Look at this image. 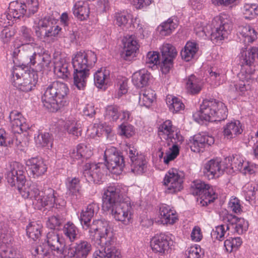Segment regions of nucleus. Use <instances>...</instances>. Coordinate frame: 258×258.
<instances>
[{"label": "nucleus", "mask_w": 258, "mask_h": 258, "mask_svg": "<svg viewBox=\"0 0 258 258\" xmlns=\"http://www.w3.org/2000/svg\"><path fill=\"white\" fill-rule=\"evenodd\" d=\"M170 151L166 153L164 157V162L168 164L170 161L174 160L179 154V147L176 145H172L171 148H169Z\"/></svg>", "instance_id": "56"}, {"label": "nucleus", "mask_w": 258, "mask_h": 258, "mask_svg": "<svg viewBox=\"0 0 258 258\" xmlns=\"http://www.w3.org/2000/svg\"><path fill=\"white\" fill-rule=\"evenodd\" d=\"M68 181L67 186L70 193L74 195L79 192L80 188V180L76 177L68 178Z\"/></svg>", "instance_id": "54"}, {"label": "nucleus", "mask_w": 258, "mask_h": 258, "mask_svg": "<svg viewBox=\"0 0 258 258\" xmlns=\"http://www.w3.org/2000/svg\"><path fill=\"white\" fill-rule=\"evenodd\" d=\"M224 220L227 222V229H234V231L238 234H241L248 227L247 222L243 218H238L232 214H228Z\"/></svg>", "instance_id": "23"}, {"label": "nucleus", "mask_w": 258, "mask_h": 258, "mask_svg": "<svg viewBox=\"0 0 258 258\" xmlns=\"http://www.w3.org/2000/svg\"><path fill=\"white\" fill-rule=\"evenodd\" d=\"M214 139L211 136L198 134L194 136L192 141H190V147L194 152L203 151L206 147H209L214 143Z\"/></svg>", "instance_id": "20"}, {"label": "nucleus", "mask_w": 258, "mask_h": 258, "mask_svg": "<svg viewBox=\"0 0 258 258\" xmlns=\"http://www.w3.org/2000/svg\"><path fill=\"white\" fill-rule=\"evenodd\" d=\"M166 101L169 110L173 113L177 112L184 107L183 103L177 97L168 95L166 97Z\"/></svg>", "instance_id": "41"}, {"label": "nucleus", "mask_w": 258, "mask_h": 258, "mask_svg": "<svg viewBox=\"0 0 258 258\" xmlns=\"http://www.w3.org/2000/svg\"><path fill=\"white\" fill-rule=\"evenodd\" d=\"M102 200V210L111 213L124 199L118 188L110 186L104 189Z\"/></svg>", "instance_id": "8"}, {"label": "nucleus", "mask_w": 258, "mask_h": 258, "mask_svg": "<svg viewBox=\"0 0 258 258\" xmlns=\"http://www.w3.org/2000/svg\"><path fill=\"white\" fill-rule=\"evenodd\" d=\"M35 50L33 45L30 43L22 44L15 49L13 54L15 57L21 59L24 63L29 64V61Z\"/></svg>", "instance_id": "25"}, {"label": "nucleus", "mask_w": 258, "mask_h": 258, "mask_svg": "<svg viewBox=\"0 0 258 258\" xmlns=\"http://www.w3.org/2000/svg\"><path fill=\"white\" fill-rule=\"evenodd\" d=\"M223 170L221 161L218 159H211L205 164L203 172L205 176L210 179L216 177H218L222 174Z\"/></svg>", "instance_id": "21"}, {"label": "nucleus", "mask_w": 258, "mask_h": 258, "mask_svg": "<svg viewBox=\"0 0 258 258\" xmlns=\"http://www.w3.org/2000/svg\"><path fill=\"white\" fill-rule=\"evenodd\" d=\"M47 246L51 251H55L57 254H64L65 243L62 237H60L58 233L54 230L48 232L46 235Z\"/></svg>", "instance_id": "19"}, {"label": "nucleus", "mask_w": 258, "mask_h": 258, "mask_svg": "<svg viewBox=\"0 0 258 258\" xmlns=\"http://www.w3.org/2000/svg\"><path fill=\"white\" fill-rule=\"evenodd\" d=\"M62 222V219L59 216H53L48 218L46 224L48 228L53 230L60 226Z\"/></svg>", "instance_id": "60"}, {"label": "nucleus", "mask_w": 258, "mask_h": 258, "mask_svg": "<svg viewBox=\"0 0 258 258\" xmlns=\"http://www.w3.org/2000/svg\"><path fill=\"white\" fill-rule=\"evenodd\" d=\"M38 0H25L23 4L19 3L17 2L11 3V12H15L18 11L21 16L27 14H34L38 11L39 8Z\"/></svg>", "instance_id": "16"}, {"label": "nucleus", "mask_w": 258, "mask_h": 258, "mask_svg": "<svg viewBox=\"0 0 258 258\" xmlns=\"http://www.w3.org/2000/svg\"><path fill=\"white\" fill-rule=\"evenodd\" d=\"M10 9L11 3L9 7V12L4 13L0 17V25L4 28L12 25L14 20L19 19L21 16L18 10L12 12Z\"/></svg>", "instance_id": "36"}, {"label": "nucleus", "mask_w": 258, "mask_h": 258, "mask_svg": "<svg viewBox=\"0 0 258 258\" xmlns=\"http://www.w3.org/2000/svg\"><path fill=\"white\" fill-rule=\"evenodd\" d=\"M110 214L116 220L128 225L133 221L134 209L130 203L123 200Z\"/></svg>", "instance_id": "11"}, {"label": "nucleus", "mask_w": 258, "mask_h": 258, "mask_svg": "<svg viewBox=\"0 0 258 258\" xmlns=\"http://www.w3.org/2000/svg\"><path fill=\"white\" fill-rule=\"evenodd\" d=\"M106 117L112 121H116L120 115L119 108L116 105H108L106 108Z\"/></svg>", "instance_id": "53"}, {"label": "nucleus", "mask_w": 258, "mask_h": 258, "mask_svg": "<svg viewBox=\"0 0 258 258\" xmlns=\"http://www.w3.org/2000/svg\"><path fill=\"white\" fill-rule=\"evenodd\" d=\"M53 25V21L50 17H44L40 20L38 23L37 29L35 33L37 37H40L42 36V33L50 25Z\"/></svg>", "instance_id": "46"}, {"label": "nucleus", "mask_w": 258, "mask_h": 258, "mask_svg": "<svg viewBox=\"0 0 258 258\" xmlns=\"http://www.w3.org/2000/svg\"><path fill=\"white\" fill-rule=\"evenodd\" d=\"M79 153L80 154L81 158L87 160L92 155L91 151L84 145H79L77 146Z\"/></svg>", "instance_id": "64"}, {"label": "nucleus", "mask_w": 258, "mask_h": 258, "mask_svg": "<svg viewBox=\"0 0 258 258\" xmlns=\"http://www.w3.org/2000/svg\"><path fill=\"white\" fill-rule=\"evenodd\" d=\"M90 11L87 2L82 1L77 2L74 5L73 13L81 20H84L89 17Z\"/></svg>", "instance_id": "30"}, {"label": "nucleus", "mask_w": 258, "mask_h": 258, "mask_svg": "<svg viewBox=\"0 0 258 258\" xmlns=\"http://www.w3.org/2000/svg\"><path fill=\"white\" fill-rule=\"evenodd\" d=\"M233 162L232 166L231 168L232 169H235L236 170H247L248 172L251 174L252 173V170L249 168L246 165L243 166V163L241 162V160H239L237 158H235V157H233Z\"/></svg>", "instance_id": "59"}, {"label": "nucleus", "mask_w": 258, "mask_h": 258, "mask_svg": "<svg viewBox=\"0 0 258 258\" xmlns=\"http://www.w3.org/2000/svg\"><path fill=\"white\" fill-rule=\"evenodd\" d=\"M242 132L241 125L238 120L229 122L223 128V134L228 139L234 138L237 135L241 134Z\"/></svg>", "instance_id": "31"}, {"label": "nucleus", "mask_w": 258, "mask_h": 258, "mask_svg": "<svg viewBox=\"0 0 258 258\" xmlns=\"http://www.w3.org/2000/svg\"><path fill=\"white\" fill-rule=\"evenodd\" d=\"M100 163L91 164L86 163L83 167V174L88 182L98 183L99 182L104 174L101 171L100 167Z\"/></svg>", "instance_id": "18"}, {"label": "nucleus", "mask_w": 258, "mask_h": 258, "mask_svg": "<svg viewBox=\"0 0 258 258\" xmlns=\"http://www.w3.org/2000/svg\"><path fill=\"white\" fill-rule=\"evenodd\" d=\"M69 89L66 84L55 81L48 86L42 97L44 106L51 112H56L67 103Z\"/></svg>", "instance_id": "2"}, {"label": "nucleus", "mask_w": 258, "mask_h": 258, "mask_svg": "<svg viewBox=\"0 0 258 258\" xmlns=\"http://www.w3.org/2000/svg\"><path fill=\"white\" fill-rule=\"evenodd\" d=\"M155 94L152 90H146L143 94H140L139 102L141 105L149 107L154 99Z\"/></svg>", "instance_id": "49"}, {"label": "nucleus", "mask_w": 258, "mask_h": 258, "mask_svg": "<svg viewBox=\"0 0 258 258\" xmlns=\"http://www.w3.org/2000/svg\"><path fill=\"white\" fill-rule=\"evenodd\" d=\"M150 75L146 70H141L135 73L132 76L134 84L138 88L146 86L150 79Z\"/></svg>", "instance_id": "34"}, {"label": "nucleus", "mask_w": 258, "mask_h": 258, "mask_svg": "<svg viewBox=\"0 0 258 258\" xmlns=\"http://www.w3.org/2000/svg\"><path fill=\"white\" fill-rule=\"evenodd\" d=\"M115 18L116 24L119 27H124L127 23L130 16L124 13H117L115 14Z\"/></svg>", "instance_id": "58"}, {"label": "nucleus", "mask_w": 258, "mask_h": 258, "mask_svg": "<svg viewBox=\"0 0 258 258\" xmlns=\"http://www.w3.org/2000/svg\"><path fill=\"white\" fill-rule=\"evenodd\" d=\"M69 63L64 58L56 59L54 62V72L59 78L66 79L70 76Z\"/></svg>", "instance_id": "29"}, {"label": "nucleus", "mask_w": 258, "mask_h": 258, "mask_svg": "<svg viewBox=\"0 0 258 258\" xmlns=\"http://www.w3.org/2000/svg\"><path fill=\"white\" fill-rule=\"evenodd\" d=\"M34 140L38 147H47L49 148L52 146V137L48 133L39 134L35 137Z\"/></svg>", "instance_id": "40"}, {"label": "nucleus", "mask_w": 258, "mask_h": 258, "mask_svg": "<svg viewBox=\"0 0 258 258\" xmlns=\"http://www.w3.org/2000/svg\"><path fill=\"white\" fill-rule=\"evenodd\" d=\"M99 210L98 204L93 202L88 205L80 214V220L83 229L89 233L98 250L95 258H120V252L114 246L115 239L109 222L104 219H91Z\"/></svg>", "instance_id": "1"}, {"label": "nucleus", "mask_w": 258, "mask_h": 258, "mask_svg": "<svg viewBox=\"0 0 258 258\" xmlns=\"http://www.w3.org/2000/svg\"><path fill=\"white\" fill-rule=\"evenodd\" d=\"M162 62L161 70L163 74L168 73L173 66V60L177 54L175 47L169 43L163 44L161 48Z\"/></svg>", "instance_id": "12"}, {"label": "nucleus", "mask_w": 258, "mask_h": 258, "mask_svg": "<svg viewBox=\"0 0 258 258\" xmlns=\"http://www.w3.org/2000/svg\"><path fill=\"white\" fill-rule=\"evenodd\" d=\"M243 13L245 19H252L258 15V6L255 4H246Z\"/></svg>", "instance_id": "48"}, {"label": "nucleus", "mask_w": 258, "mask_h": 258, "mask_svg": "<svg viewBox=\"0 0 258 258\" xmlns=\"http://www.w3.org/2000/svg\"><path fill=\"white\" fill-rule=\"evenodd\" d=\"M219 27L215 28L211 34V39L213 43L217 42L227 37L228 34L232 30V23L226 15H222L215 20Z\"/></svg>", "instance_id": "10"}, {"label": "nucleus", "mask_w": 258, "mask_h": 258, "mask_svg": "<svg viewBox=\"0 0 258 258\" xmlns=\"http://www.w3.org/2000/svg\"><path fill=\"white\" fill-rule=\"evenodd\" d=\"M191 187L192 194L199 196L200 198V204L202 206H207L217 198L213 188L208 184L200 180L192 182Z\"/></svg>", "instance_id": "7"}, {"label": "nucleus", "mask_w": 258, "mask_h": 258, "mask_svg": "<svg viewBox=\"0 0 258 258\" xmlns=\"http://www.w3.org/2000/svg\"><path fill=\"white\" fill-rule=\"evenodd\" d=\"M255 57L258 58V47H253L248 51L247 54L245 53L242 63L250 66L253 63Z\"/></svg>", "instance_id": "52"}, {"label": "nucleus", "mask_w": 258, "mask_h": 258, "mask_svg": "<svg viewBox=\"0 0 258 258\" xmlns=\"http://www.w3.org/2000/svg\"><path fill=\"white\" fill-rule=\"evenodd\" d=\"M183 179L176 169H171L166 174L164 179V184L168 186L169 192L174 193L180 191L182 188Z\"/></svg>", "instance_id": "15"}, {"label": "nucleus", "mask_w": 258, "mask_h": 258, "mask_svg": "<svg viewBox=\"0 0 258 258\" xmlns=\"http://www.w3.org/2000/svg\"><path fill=\"white\" fill-rule=\"evenodd\" d=\"M41 225L36 223H31L27 228V234L28 236L33 240L38 239L41 234Z\"/></svg>", "instance_id": "47"}, {"label": "nucleus", "mask_w": 258, "mask_h": 258, "mask_svg": "<svg viewBox=\"0 0 258 258\" xmlns=\"http://www.w3.org/2000/svg\"><path fill=\"white\" fill-rule=\"evenodd\" d=\"M92 249L91 244L86 240L72 243L68 250L69 257L86 258Z\"/></svg>", "instance_id": "14"}, {"label": "nucleus", "mask_w": 258, "mask_h": 258, "mask_svg": "<svg viewBox=\"0 0 258 258\" xmlns=\"http://www.w3.org/2000/svg\"><path fill=\"white\" fill-rule=\"evenodd\" d=\"M11 76V82L13 86L24 92L33 90L38 78L35 71H25L19 67L13 69Z\"/></svg>", "instance_id": "4"}, {"label": "nucleus", "mask_w": 258, "mask_h": 258, "mask_svg": "<svg viewBox=\"0 0 258 258\" xmlns=\"http://www.w3.org/2000/svg\"><path fill=\"white\" fill-rule=\"evenodd\" d=\"M238 32L245 38V41L252 42L257 38V33L249 25H244L238 26Z\"/></svg>", "instance_id": "37"}, {"label": "nucleus", "mask_w": 258, "mask_h": 258, "mask_svg": "<svg viewBox=\"0 0 258 258\" xmlns=\"http://www.w3.org/2000/svg\"><path fill=\"white\" fill-rule=\"evenodd\" d=\"M127 152L131 161L132 172L136 174H141L145 172L147 163L145 156L139 154L137 149L134 147H130Z\"/></svg>", "instance_id": "13"}, {"label": "nucleus", "mask_w": 258, "mask_h": 258, "mask_svg": "<svg viewBox=\"0 0 258 258\" xmlns=\"http://www.w3.org/2000/svg\"><path fill=\"white\" fill-rule=\"evenodd\" d=\"M89 76V71H74L73 74L74 83L78 89H84Z\"/></svg>", "instance_id": "35"}, {"label": "nucleus", "mask_w": 258, "mask_h": 258, "mask_svg": "<svg viewBox=\"0 0 258 258\" xmlns=\"http://www.w3.org/2000/svg\"><path fill=\"white\" fill-rule=\"evenodd\" d=\"M150 246L155 252L164 253L169 248L167 236L163 233L155 235L150 241Z\"/></svg>", "instance_id": "24"}, {"label": "nucleus", "mask_w": 258, "mask_h": 258, "mask_svg": "<svg viewBox=\"0 0 258 258\" xmlns=\"http://www.w3.org/2000/svg\"><path fill=\"white\" fill-rule=\"evenodd\" d=\"M97 61L96 55L92 51L77 52L72 58L74 71H89Z\"/></svg>", "instance_id": "9"}, {"label": "nucleus", "mask_w": 258, "mask_h": 258, "mask_svg": "<svg viewBox=\"0 0 258 258\" xmlns=\"http://www.w3.org/2000/svg\"><path fill=\"white\" fill-rule=\"evenodd\" d=\"M64 128L67 131L69 134L79 137L81 135L82 130L80 124H78L74 121H69L67 122L64 125Z\"/></svg>", "instance_id": "51"}, {"label": "nucleus", "mask_w": 258, "mask_h": 258, "mask_svg": "<svg viewBox=\"0 0 258 258\" xmlns=\"http://www.w3.org/2000/svg\"><path fill=\"white\" fill-rule=\"evenodd\" d=\"M198 50L197 44L195 42H188L180 52V55L183 59L186 61L190 60L195 55Z\"/></svg>", "instance_id": "38"}, {"label": "nucleus", "mask_w": 258, "mask_h": 258, "mask_svg": "<svg viewBox=\"0 0 258 258\" xmlns=\"http://www.w3.org/2000/svg\"><path fill=\"white\" fill-rule=\"evenodd\" d=\"M62 231L64 235L69 239L70 241L73 242L77 238L78 229L73 223L67 222L63 226Z\"/></svg>", "instance_id": "42"}, {"label": "nucleus", "mask_w": 258, "mask_h": 258, "mask_svg": "<svg viewBox=\"0 0 258 258\" xmlns=\"http://www.w3.org/2000/svg\"><path fill=\"white\" fill-rule=\"evenodd\" d=\"M160 216L161 222L163 224H173L177 219L174 212L166 205L160 208Z\"/></svg>", "instance_id": "32"}, {"label": "nucleus", "mask_w": 258, "mask_h": 258, "mask_svg": "<svg viewBox=\"0 0 258 258\" xmlns=\"http://www.w3.org/2000/svg\"><path fill=\"white\" fill-rule=\"evenodd\" d=\"M202 85L201 80L194 75L189 76L186 79V88L187 92L191 94L199 93L202 89Z\"/></svg>", "instance_id": "33"}, {"label": "nucleus", "mask_w": 258, "mask_h": 258, "mask_svg": "<svg viewBox=\"0 0 258 258\" xmlns=\"http://www.w3.org/2000/svg\"><path fill=\"white\" fill-rule=\"evenodd\" d=\"M21 38L27 43H30L34 41L32 33L30 29L25 26L21 27L20 29Z\"/></svg>", "instance_id": "55"}, {"label": "nucleus", "mask_w": 258, "mask_h": 258, "mask_svg": "<svg viewBox=\"0 0 258 258\" xmlns=\"http://www.w3.org/2000/svg\"><path fill=\"white\" fill-rule=\"evenodd\" d=\"M61 29L57 25H50V27H48L42 33V35L44 37L55 36L58 34L59 32Z\"/></svg>", "instance_id": "61"}, {"label": "nucleus", "mask_w": 258, "mask_h": 258, "mask_svg": "<svg viewBox=\"0 0 258 258\" xmlns=\"http://www.w3.org/2000/svg\"><path fill=\"white\" fill-rule=\"evenodd\" d=\"M122 42L123 45L122 57L125 60H130V57H134L139 49L137 38L134 35H127L123 38Z\"/></svg>", "instance_id": "17"}, {"label": "nucleus", "mask_w": 258, "mask_h": 258, "mask_svg": "<svg viewBox=\"0 0 258 258\" xmlns=\"http://www.w3.org/2000/svg\"><path fill=\"white\" fill-rule=\"evenodd\" d=\"M225 232L224 226L221 225L216 227L215 229L213 230L211 235L212 237L221 240Z\"/></svg>", "instance_id": "62"}, {"label": "nucleus", "mask_w": 258, "mask_h": 258, "mask_svg": "<svg viewBox=\"0 0 258 258\" xmlns=\"http://www.w3.org/2000/svg\"><path fill=\"white\" fill-rule=\"evenodd\" d=\"M40 192L36 203L39 206H52L56 202L55 192L53 189L48 188Z\"/></svg>", "instance_id": "28"}, {"label": "nucleus", "mask_w": 258, "mask_h": 258, "mask_svg": "<svg viewBox=\"0 0 258 258\" xmlns=\"http://www.w3.org/2000/svg\"><path fill=\"white\" fill-rule=\"evenodd\" d=\"M104 158L107 169L112 173L119 174L125 166L124 158L114 147L106 149Z\"/></svg>", "instance_id": "6"}, {"label": "nucleus", "mask_w": 258, "mask_h": 258, "mask_svg": "<svg viewBox=\"0 0 258 258\" xmlns=\"http://www.w3.org/2000/svg\"><path fill=\"white\" fill-rule=\"evenodd\" d=\"M170 120H167L161 124L158 128V136L162 139L166 138L174 130Z\"/></svg>", "instance_id": "44"}, {"label": "nucleus", "mask_w": 258, "mask_h": 258, "mask_svg": "<svg viewBox=\"0 0 258 258\" xmlns=\"http://www.w3.org/2000/svg\"><path fill=\"white\" fill-rule=\"evenodd\" d=\"M227 109L224 104L216 99L204 100L200 106V110L194 114L196 120L206 121H220L227 116Z\"/></svg>", "instance_id": "3"}, {"label": "nucleus", "mask_w": 258, "mask_h": 258, "mask_svg": "<svg viewBox=\"0 0 258 258\" xmlns=\"http://www.w3.org/2000/svg\"><path fill=\"white\" fill-rule=\"evenodd\" d=\"M32 254L36 258H51V252L48 246L44 243L39 245L32 250Z\"/></svg>", "instance_id": "43"}, {"label": "nucleus", "mask_w": 258, "mask_h": 258, "mask_svg": "<svg viewBox=\"0 0 258 258\" xmlns=\"http://www.w3.org/2000/svg\"><path fill=\"white\" fill-rule=\"evenodd\" d=\"M41 48H42L38 47L35 48V50L33 54V56L30 59V60L29 61V63L32 65L37 63L38 65L40 66L42 55Z\"/></svg>", "instance_id": "63"}, {"label": "nucleus", "mask_w": 258, "mask_h": 258, "mask_svg": "<svg viewBox=\"0 0 258 258\" xmlns=\"http://www.w3.org/2000/svg\"><path fill=\"white\" fill-rule=\"evenodd\" d=\"M110 72L108 70L98 71L94 74V83L98 88H101L110 81Z\"/></svg>", "instance_id": "39"}, {"label": "nucleus", "mask_w": 258, "mask_h": 258, "mask_svg": "<svg viewBox=\"0 0 258 258\" xmlns=\"http://www.w3.org/2000/svg\"><path fill=\"white\" fill-rule=\"evenodd\" d=\"M28 171L33 176H39L43 174L47 170L46 165L41 159L33 158L28 160L26 162Z\"/></svg>", "instance_id": "26"}, {"label": "nucleus", "mask_w": 258, "mask_h": 258, "mask_svg": "<svg viewBox=\"0 0 258 258\" xmlns=\"http://www.w3.org/2000/svg\"><path fill=\"white\" fill-rule=\"evenodd\" d=\"M12 132L14 133H22L29 128V125L25 122V119L17 111H12L9 115Z\"/></svg>", "instance_id": "22"}, {"label": "nucleus", "mask_w": 258, "mask_h": 258, "mask_svg": "<svg viewBox=\"0 0 258 258\" xmlns=\"http://www.w3.org/2000/svg\"><path fill=\"white\" fill-rule=\"evenodd\" d=\"M22 196L24 198L34 199L37 202V199L39 197L41 191L38 188L36 183L27 182L23 184L21 188L18 189Z\"/></svg>", "instance_id": "27"}, {"label": "nucleus", "mask_w": 258, "mask_h": 258, "mask_svg": "<svg viewBox=\"0 0 258 258\" xmlns=\"http://www.w3.org/2000/svg\"><path fill=\"white\" fill-rule=\"evenodd\" d=\"M201 252L200 246L195 244L187 249L186 255H187V258H201Z\"/></svg>", "instance_id": "57"}, {"label": "nucleus", "mask_w": 258, "mask_h": 258, "mask_svg": "<svg viewBox=\"0 0 258 258\" xmlns=\"http://www.w3.org/2000/svg\"><path fill=\"white\" fill-rule=\"evenodd\" d=\"M164 139L167 141L168 146L171 145L170 143V142H171L172 145H176L177 147H179V145H180L183 141V137L176 131H174Z\"/></svg>", "instance_id": "50"}, {"label": "nucleus", "mask_w": 258, "mask_h": 258, "mask_svg": "<svg viewBox=\"0 0 258 258\" xmlns=\"http://www.w3.org/2000/svg\"><path fill=\"white\" fill-rule=\"evenodd\" d=\"M176 27V24L174 23L172 20L169 19L167 21L160 25L158 29L161 35L167 36L171 34Z\"/></svg>", "instance_id": "45"}, {"label": "nucleus", "mask_w": 258, "mask_h": 258, "mask_svg": "<svg viewBox=\"0 0 258 258\" xmlns=\"http://www.w3.org/2000/svg\"><path fill=\"white\" fill-rule=\"evenodd\" d=\"M7 179L12 186L21 188L26 181L25 167L19 162L11 163L7 173Z\"/></svg>", "instance_id": "5"}]
</instances>
